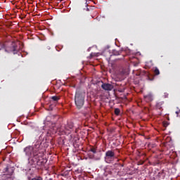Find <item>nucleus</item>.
Returning a JSON list of instances; mask_svg holds the SVG:
<instances>
[{"label":"nucleus","instance_id":"obj_5","mask_svg":"<svg viewBox=\"0 0 180 180\" xmlns=\"http://www.w3.org/2000/svg\"><path fill=\"white\" fill-rule=\"evenodd\" d=\"M6 53H13V54H18L19 51V48H18V44L16 42L13 41L10 46H6L5 49Z\"/></svg>","mask_w":180,"mask_h":180},{"label":"nucleus","instance_id":"obj_20","mask_svg":"<svg viewBox=\"0 0 180 180\" xmlns=\"http://www.w3.org/2000/svg\"><path fill=\"white\" fill-rule=\"evenodd\" d=\"M164 127H167L168 126V123L167 122H163Z\"/></svg>","mask_w":180,"mask_h":180},{"label":"nucleus","instance_id":"obj_2","mask_svg":"<svg viewBox=\"0 0 180 180\" xmlns=\"http://www.w3.org/2000/svg\"><path fill=\"white\" fill-rule=\"evenodd\" d=\"M75 102L77 108L81 109L85 103V92L81 91L79 89H77L75 96Z\"/></svg>","mask_w":180,"mask_h":180},{"label":"nucleus","instance_id":"obj_23","mask_svg":"<svg viewBox=\"0 0 180 180\" xmlns=\"http://www.w3.org/2000/svg\"><path fill=\"white\" fill-rule=\"evenodd\" d=\"M162 174H164V172H159V175H160V174L162 175Z\"/></svg>","mask_w":180,"mask_h":180},{"label":"nucleus","instance_id":"obj_16","mask_svg":"<svg viewBox=\"0 0 180 180\" xmlns=\"http://www.w3.org/2000/svg\"><path fill=\"white\" fill-rule=\"evenodd\" d=\"M154 75H160V70L158 68H155L154 70Z\"/></svg>","mask_w":180,"mask_h":180},{"label":"nucleus","instance_id":"obj_7","mask_svg":"<svg viewBox=\"0 0 180 180\" xmlns=\"http://www.w3.org/2000/svg\"><path fill=\"white\" fill-rule=\"evenodd\" d=\"M74 128V124L72 122H68L67 125L65 126V133H68V134H70L71 133V131Z\"/></svg>","mask_w":180,"mask_h":180},{"label":"nucleus","instance_id":"obj_11","mask_svg":"<svg viewBox=\"0 0 180 180\" xmlns=\"http://www.w3.org/2000/svg\"><path fill=\"white\" fill-rule=\"evenodd\" d=\"M145 75H146V79L148 81H153L154 79V75H152L147 72H145Z\"/></svg>","mask_w":180,"mask_h":180},{"label":"nucleus","instance_id":"obj_15","mask_svg":"<svg viewBox=\"0 0 180 180\" xmlns=\"http://www.w3.org/2000/svg\"><path fill=\"white\" fill-rule=\"evenodd\" d=\"M115 115H116V116H119V115H120V109L119 108H115Z\"/></svg>","mask_w":180,"mask_h":180},{"label":"nucleus","instance_id":"obj_8","mask_svg":"<svg viewBox=\"0 0 180 180\" xmlns=\"http://www.w3.org/2000/svg\"><path fill=\"white\" fill-rule=\"evenodd\" d=\"M144 98L146 102H152V101H154V96H153L151 93L144 96Z\"/></svg>","mask_w":180,"mask_h":180},{"label":"nucleus","instance_id":"obj_3","mask_svg":"<svg viewBox=\"0 0 180 180\" xmlns=\"http://www.w3.org/2000/svg\"><path fill=\"white\" fill-rule=\"evenodd\" d=\"M115 158H116V155L115 154L114 150H110L105 152L104 160L107 164H112L115 160Z\"/></svg>","mask_w":180,"mask_h":180},{"label":"nucleus","instance_id":"obj_14","mask_svg":"<svg viewBox=\"0 0 180 180\" xmlns=\"http://www.w3.org/2000/svg\"><path fill=\"white\" fill-rule=\"evenodd\" d=\"M2 180H13V178L11 176H2Z\"/></svg>","mask_w":180,"mask_h":180},{"label":"nucleus","instance_id":"obj_9","mask_svg":"<svg viewBox=\"0 0 180 180\" xmlns=\"http://www.w3.org/2000/svg\"><path fill=\"white\" fill-rule=\"evenodd\" d=\"M58 101H60V97L57 96H53L50 98V103H54V106H56Z\"/></svg>","mask_w":180,"mask_h":180},{"label":"nucleus","instance_id":"obj_13","mask_svg":"<svg viewBox=\"0 0 180 180\" xmlns=\"http://www.w3.org/2000/svg\"><path fill=\"white\" fill-rule=\"evenodd\" d=\"M104 54L107 57L108 60H110V57H112V54H110V52L109 51L104 52Z\"/></svg>","mask_w":180,"mask_h":180},{"label":"nucleus","instance_id":"obj_18","mask_svg":"<svg viewBox=\"0 0 180 180\" xmlns=\"http://www.w3.org/2000/svg\"><path fill=\"white\" fill-rule=\"evenodd\" d=\"M31 180H43V177L39 176L32 178Z\"/></svg>","mask_w":180,"mask_h":180},{"label":"nucleus","instance_id":"obj_19","mask_svg":"<svg viewBox=\"0 0 180 180\" xmlns=\"http://www.w3.org/2000/svg\"><path fill=\"white\" fill-rule=\"evenodd\" d=\"M90 151L93 153L94 154H96V149L95 148H91L90 149Z\"/></svg>","mask_w":180,"mask_h":180},{"label":"nucleus","instance_id":"obj_10","mask_svg":"<svg viewBox=\"0 0 180 180\" xmlns=\"http://www.w3.org/2000/svg\"><path fill=\"white\" fill-rule=\"evenodd\" d=\"M164 108V101H158L155 105V109L157 110H162Z\"/></svg>","mask_w":180,"mask_h":180},{"label":"nucleus","instance_id":"obj_24","mask_svg":"<svg viewBox=\"0 0 180 180\" xmlns=\"http://www.w3.org/2000/svg\"><path fill=\"white\" fill-rule=\"evenodd\" d=\"M122 59L124 58V56H122V58H121Z\"/></svg>","mask_w":180,"mask_h":180},{"label":"nucleus","instance_id":"obj_1","mask_svg":"<svg viewBox=\"0 0 180 180\" xmlns=\"http://www.w3.org/2000/svg\"><path fill=\"white\" fill-rule=\"evenodd\" d=\"M44 151L46 150L41 146L40 142H37L34 146H27L24 148V153L27 157H32L31 161L32 164L37 165H44V162L41 161V158L44 157Z\"/></svg>","mask_w":180,"mask_h":180},{"label":"nucleus","instance_id":"obj_6","mask_svg":"<svg viewBox=\"0 0 180 180\" xmlns=\"http://www.w3.org/2000/svg\"><path fill=\"white\" fill-rule=\"evenodd\" d=\"M102 89H104V91H112L114 88L112 84H110L109 83H103L101 84Z\"/></svg>","mask_w":180,"mask_h":180},{"label":"nucleus","instance_id":"obj_4","mask_svg":"<svg viewBox=\"0 0 180 180\" xmlns=\"http://www.w3.org/2000/svg\"><path fill=\"white\" fill-rule=\"evenodd\" d=\"M4 172L6 174H4L3 176H11L13 180L15 179L13 176V172H15V167H12L11 165H7L6 167L4 169Z\"/></svg>","mask_w":180,"mask_h":180},{"label":"nucleus","instance_id":"obj_22","mask_svg":"<svg viewBox=\"0 0 180 180\" xmlns=\"http://www.w3.org/2000/svg\"><path fill=\"white\" fill-rule=\"evenodd\" d=\"M47 50H50L51 48L50 46L46 47Z\"/></svg>","mask_w":180,"mask_h":180},{"label":"nucleus","instance_id":"obj_17","mask_svg":"<svg viewBox=\"0 0 180 180\" xmlns=\"http://www.w3.org/2000/svg\"><path fill=\"white\" fill-rule=\"evenodd\" d=\"M0 49H1V50H2V49H4V50H5V49H6V46L5 45V43H3V42H0Z\"/></svg>","mask_w":180,"mask_h":180},{"label":"nucleus","instance_id":"obj_12","mask_svg":"<svg viewBox=\"0 0 180 180\" xmlns=\"http://www.w3.org/2000/svg\"><path fill=\"white\" fill-rule=\"evenodd\" d=\"M122 53H123L122 50H119V51L116 49L112 50V56H120Z\"/></svg>","mask_w":180,"mask_h":180},{"label":"nucleus","instance_id":"obj_21","mask_svg":"<svg viewBox=\"0 0 180 180\" xmlns=\"http://www.w3.org/2000/svg\"><path fill=\"white\" fill-rule=\"evenodd\" d=\"M179 112H180V110L179 111H176V115H177V117L179 115Z\"/></svg>","mask_w":180,"mask_h":180}]
</instances>
